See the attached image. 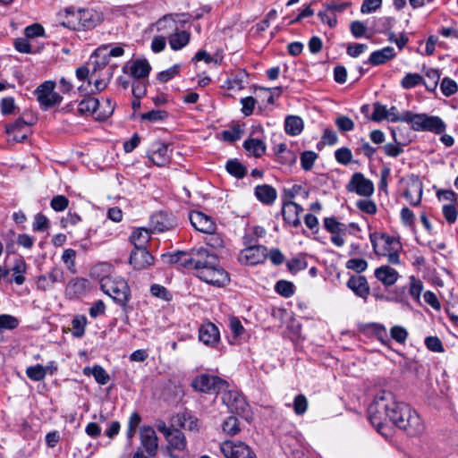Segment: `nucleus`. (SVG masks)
Here are the masks:
<instances>
[{"instance_id":"nucleus-29","label":"nucleus","mask_w":458,"mask_h":458,"mask_svg":"<svg viewBox=\"0 0 458 458\" xmlns=\"http://www.w3.org/2000/svg\"><path fill=\"white\" fill-rule=\"evenodd\" d=\"M166 441L168 443V449L183 450L186 447V439L183 433L174 428L173 431L166 436Z\"/></svg>"},{"instance_id":"nucleus-54","label":"nucleus","mask_w":458,"mask_h":458,"mask_svg":"<svg viewBox=\"0 0 458 458\" xmlns=\"http://www.w3.org/2000/svg\"><path fill=\"white\" fill-rule=\"evenodd\" d=\"M426 347L434 352H444L445 348L441 340L437 336H428L425 338Z\"/></svg>"},{"instance_id":"nucleus-2","label":"nucleus","mask_w":458,"mask_h":458,"mask_svg":"<svg viewBox=\"0 0 458 458\" xmlns=\"http://www.w3.org/2000/svg\"><path fill=\"white\" fill-rule=\"evenodd\" d=\"M402 119L404 123L411 124V129L416 131H430L441 134L446 129L445 123L440 117L427 114L405 111Z\"/></svg>"},{"instance_id":"nucleus-61","label":"nucleus","mask_w":458,"mask_h":458,"mask_svg":"<svg viewBox=\"0 0 458 458\" xmlns=\"http://www.w3.org/2000/svg\"><path fill=\"white\" fill-rule=\"evenodd\" d=\"M196 262L195 259H170V263L182 272L195 270Z\"/></svg>"},{"instance_id":"nucleus-17","label":"nucleus","mask_w":458,"mask_h":458,"mask_svg":"<svg viewBox=\"0 0 458 458\" xmlns=\"http://www.w3.org/2000/svg\"><path fill=\"white\" fill-rule=\"evenodd\" d=\"M106 293L123 307H125L129 301L130 289L127 283L123 280L110 285Z\"/></svg>"},{"instance_id":"nucleus-21","label":"nucleus","mask_w":458,"mask_h":458,"mask_svg":"<svg viewBox=\"0 0 458 458\" xmlns=\"http://www.w3.org/2000/svg\"><path fill=\"white\" fill-rule=\"evenodd\" d=\"M302 211L303 208L299 204L293 201L284 203L282 208V214L284 221L293 226L300 225L301 221L299 216Z\"/></svg>"},{"instance_id":"nucleus-26","label":"nucleus","mask_w":458,"mask_h":458,"mask_svg":"<svg viewBox=\"0 0 458 458\" xmlns=\"http://www.w3.org/2000/svg\"><path fill=\"white\" fill-rule=\"evenodd\" d=\"M395 56L394 49L392 47H386L380 50L371 53L369 63L372 65H380Z\"/></svg>"},{"instance_id":"nucleus-56","label":"nucleus","mask_w":458,"mask_h":458,"mask_svg":"<svg viewBox=\"0 0 458 458\" xmlns=\"http://www.w3.org/2000/svg\"><path fill=\"white\" fill-rule=\"evenodd\" d=\"M442 214L450 225L454 224L457 219V210L454 204H445L442 208Z\"/></svg>"},{"instance_id":"nucleus-13","label":"nucleus","mask_w":458,"mask_h":458,"mask_svg":"<svg viewBox=\"0 0 458 458\" xmlns=\"http://www.w3.org/2000/svg\"><path fill=\"white\" fill-rule=\"evenodd\" d=\"M149 225L151 233H161L173 229L176 225V222L173 216L159 211L150 216Z\"/></svg>"},{"instance_id":"nucleus-4","label":"nucleus","mask_w":458,"mask_h":458,"mask_svg":"<svg viewBox=\"0 0 458 458\" xmlns=\"http://www.w3.org/2000/svg\"><path fill=\"white\" fill-rule=\"evenodd\" d=\"M195 270L199 279L212 285L220 286L229 280L228 274L224 268L207 259H197Z\"/></svg>"},{"instance_id":"nucleus-33","label":"nucleus","mask_w":458,"mask_h":458,"mask_svg":"<svg viewBox=\"0 0 458 458\" xmlns=\"http://www.w3.org/2000/svg\"><path fill=\"white\" fill-rule=\"evenodd\" d=\"M83 373L85 375H92L95 380L100 385H106L110 379L107 372L99 365H95L92 368L86 367L83 369Z\"/></svg>"},{"instance_id":"nucleus-30","label":"nucleus","mask_w":458,"mask_h":458,"mask_svg":"<svg viewBox=\"0 0 458 458\" xmlns=\"http://www.w3.org/2000/svg\"><path fill=\"white\" fill-rule=\"evenodd\" d=\"M284 130L289 135H299L303 130L302 119L300 116L288 115L284 121Z\"/></svg>"},{"instance_id":"nucleus-34","label":"nucleus","mask_w":458,"mask_h":458,"mask_svg":"<svg viewBox=\"0 0 458 458\" xmlns=\"http://www.w3.org/2000/svg\"><path fill=\"white\" fill-rule=\"evenodd\" d=\"M99 107V101L98 98L92 97H87L82 99L78 106V110L81 114H94L98 112Z\"/></svg>"},{"instance_id":"nucleus-62","label":"nucleus","mask_w":458,"mask_h":458,"mask_svg":"<svg viewBox=\"0 0 458 458\" xmlns=\"http://www.w3.org/2000/svg\"><path fill=\"white\" fill-rule=\"evenodd\" d=\"M391 337L399 344H403L408 336L407 330L401 326H394L390 329Z\"/></svg>"},{"instance_id":"nucleus-1","label":"nucleus","mask_w":458,"mask_h":458,"mask_svg":"<svg viewBox=\"0 0 458 458\" xmlns=\"http://www.w3.org/2000/svg\"><path fill=\"white\" fill-rule=\"evenodd\" d=\"M369 420L381 433L384 423L389 420L410 437L419 436L424 431V424L408 404L396 402L392 392L379 391L368 408Z\"/></svg>"},{"instance_id":"nucleus-37","label":"nucleus","mask_w":458,"mask_h":458,"mask_svg":"<svg viewBox=\"0 0 458 458\" xmlns=\"http://www.w3.org/2000/svg\"><path fill=\"white\" fill-rule=\"evenodd\" d=\"M424 82L423 77L419 73H407L401 81V85L405 89H412Z\"/></svg>"},{"instance_id":"nucleus-19","label":"nucleus","mask_w":458,"mask_h":458,"mask_svg":"<svg viewBox=\"0 0 458 458\" xmlns=\"http://www.w3.org/2000/svg\"><path fill=\"white\" fill-rule=\"evenodd\" d=\"M422 191V182L417 176L412 175L410 179L408 188L404 191V197L408 199L411 205L418 206L421 201Z\"/></svg>"},{"instance_id":"nucleus-27","label":"nucleus","mask_w":458,"mask_h":458,"mask_svg":"<svg viewBox=\"0 0 458 458\" xmlns=\"http://www.w3.org/2000/svg\"><path fill=\"white\" fill-rule=\"evenodd\" d=\"M151 67L147 60L138 59L130 66V74L135 80H144L148 76Z\"/></svg>"},{"instance_id":"nucleus-48","label":"nucleus","mask_w":458,"mask_h":458,"mask_svg":"<svg viewBox=\"0 0 458 458\" xmlns=\"http://www.w3.org/2000/svg\"><path fill=\"white\" fill-rule=\"evenodd\" d=\"M19 326V320L15 317L8 314L0 315V329L13 330Z\"/></svg>"},{"instance_id":"nucleus-63","label":"nucleus","mask_w":458,"mask_h":458,"mask_svg":"<svg viewBox=\"0 0 458 458\" xmlns=\"http://www.w3.org/2000/svg\"><path fill=\"white\" fill-rule=\"evenodd\" d=\"M356 206L360 210L369 215H373L377 212L375 202L369 199H359Z\"/></svg>"},{"instance_id":"nucleus-24","label":"nucleus","mask_w":458,"mask_h":458,"mask_svg":"<svg viewBox=\"0 0 458 458\" xmlns=\"http://www.w3.org/2000/svg\"><path fill=\"white\" fill-rule=\"evenodd\" d=\"M375 276L384 285L391 286L397 281L399 274L394 268L389 266H381L375 270Z\"/></svg>"},{"instance_id":"nucleus-12","label":"nucleus","mask_w":458,"mask_h":458,"mask_svg":"<svg viewBox=\"0 0 458 458\" xmlns=\"http://www.w3.org/2000/svg\"><path fill=\"white\" fill-rule=\"evenodd\" d=\"M222 402L232 413L237 415L244 414L248 409L244 398L238 392L228 390V388L223 392Z\"/></svg>"},{"instance_id":"nucleus-46","label":"nucleus","mask_w":458,"mask_h":458,"mask_svg":"<svg viewBox=\"0 0 458 458\" xmlns=\"http://www.w3.org/2000/svg\"><path fill=\"white\" fill-rule=\"evenodd\" d=\"M374 112L370 116V120L374 122H381L389 116L388 109L386 106L382 105L379 102H376L373 105Z\"/></svg>"},{"instance_id":"nucleus-32","label":"nucleus","mask_w":458,"mask_h":458,"mask_svg":"<svg viewBox=\"0 0 458 458\" xmlns=\"http://www.w3.org/2000/svg\"><path fill=\"white\" fill-rule=\"evenodd\" d=\"M244 148L255 157H260L266 152L265 143L259 139H249L243 143Z\"/></svg>"},{"instance_id":"nucleus-8","label":"nucleus","mask_w":458,"mask_h":458,"mask_svg":"<svg viewBox=\"0 0 458 458\" xmlns=\"http://www.w3.org/2000/svg\"><path fill=\"white\" fill-rule=\"evenodd\" d=\"M191 386L195 390L202 393L224 392L229 387L228 382L225 379L208 374H201L196 377Z\"/></svg>"},{"instance_id":"nucleus-14","label":"nucleus","mask_w":458,"mask_h":458,"mask_svg":"<svg viewBox=\"0 0 458 458\" xmlns=\"http://www.w3.org/2000/svg\"><path fill=\"white\" fill-rule=\"evenodd\" d=\"M148 157L157 166H165L169 163L168 145L165 142L155 141L148 151Z\"/></svg>"},{"instance_id":"nucleus-60","label":"nucleus","mask_w":458,"mask_h":458,"mask_svg":"<svg viewBox=\"0 0 458 458\" xmlns=\"http://www.w3.org/2000/svg\"><path fill=\"white\" fill-rule=\"evenodd\" d=\"M308 408L307 398L303 394H298L293 401V410L297 415H302Z\"/></svg>"},{"instance_id":"nucleus-35","label":"nucleus","mask_w":458,"mask_h":458,"mask_svg":"<svg viewBox=\"0 0 458 458\" xmlns=\"http://www.w3.org/2000/svg\"><path fill=\"white\" fill-rule=\"evenodd\" d=\"M225 169L231 175L237 179L243 178L247 174L246 167L237 159H230L226 162Z\"/></svg>"},{"instance_id":"nucleus-28","label":"nucleus","mask_w":458,"mask_h":458,"mask_svg":"<svg viewBox=\"0 0 458 458\" xmlns=\"http://www.w3.org/2000/svg\"><path fill=\"white\" fill-rule=\"evenodd\" d=\"M168 39L171 48L177 51L188 45L191 39V33L186 30H177L171 34Z\"/></svg>"},{"instance_id":"nucleus-52","label":"nucleus","mask_w":458,"mask_h":458,"mask_svg":"<svg viewBox=\"0 0 458 458\" xmlns=\"http://www.w3.org/2000/svg\"><path fill=\"white\" fill-rule=\"evenodd\" d=\"M350 30L352 36L356 38L365 37L367 38H370V36L367 35V27L365 24L360 21H354L350 24Z\"/></svg>"},{"instance_id":"nucleus-40","label":"nucleus","mask_w":458,"mask_h":458,"mask_svg":"<svg viewBox=\"0 0 458 458\" xmlns=\"http://www.w3.org/2000/svg\"><path fill=\"white\" fill-rule=\"evenodd\" d=\"M275 290L281 296L289 298L294 293V285L291 282L279 280L276 284Z\"/></svg>"},{"instance_id":"nucleus-22","label":"nucleus","mask_w":458,"mask_h":458,"mask_svg":"<svg viewBox=\"0 0 458 458\" xmlns=\"http://www.w3.org/2000/svg\"><path fill=\"white\" fill-rule=\"evenodd\" d=\"M88 286V280L76 278L69 282L65 289V294L69 299H79L87 293Z\"/></svg>"},{"instance_id":"nucleus-23","label":"nucleus","mask_w":458,"mask_h":458,"mask_svg":"<svg viewBox=\"0 0 458 458\" xmlns=\"http://www.w3.org/2000/svg\"><path fill=\"white\" fill-rule=\"evenodd\" d=\"M347 286L360 298L367 299L369 294V287L366 277L363 276H351L347 282Z\"/></svg>"},{"instance_id":"nucleus-18","label":"nucleus","mask_w":458,"mask_h":458,"mask_svg":"<svg viewBox=\"0 0 458 458\" xmlns=\"http://www.w3.org/2000/svg\"><path fill=\"white\" fill-rule=\"evenodd\" d=\"M140 442L148 455H156L158 444L157 434L152 427L145 426L140 429Z\"/></svg>"},{"instance_id":"nucleus-59","label":"nucleus","mask_w":458,"mask_h":458,"mask_svg":"<svg viewBox=\"0 0 458 458\" xmlns=\"http://www.w3.org/2000/svg\"><path fill=\"white\" fill-rule=\"evenodd\" d=\"M69 205V199L64 195L55 196L50 202L51 208L56 211H64Z\"/></svg>"},{"instance_id":"nucleus-7","label":"nucleus","mask_w":458,"mask_h":458,"mask_svg":"<svg viewBox=\"0 0 458 458\" xmlns=\"http://www.w3.org/2000/svg\"><path fill=\"white\" fill-rule=\"evenodd\" d=\"M55 81H46L35 89L34 94L43 111L58 106L63 101V97L55 92Z\"/></svg>"},{"instance_id":"nucleus-49","label":"nucleus","mask_w":458,"mask_h":458,"mask_svg":"<svg viewBox=\"0 0 458 458\" xmlns=\"http://www.w3.org/2000/svg\"><path fill=\"white\" fill-rule=\"evenodd\" d=\"M335 125L341 132L351 131L354 128L353 121L346 115H339L335 118Z\"/></svg>"},{"instance_id":"nucleus-55","label":"nucleus","mask_w":458,"mask_h":458,"mask_svg":"<svg viewBox=\"0 0 458 458\" xmlns=\"http://www.w3.org/2000/svg\"><path fill=\"white\" fill-rule=\"evenodd\" d=\"M167 117V113L163 110H151L149 112L140 114L142 120H146L151 123L163 121Z\"/></svg>"},{"instance_id":"nucleus-6","label":"nucleus","mask_w":458,"mask_h":458,"mask_svg":"<svg viewBox=\"0 0 458 458\" xmlns=\"http://www.w3.org/2000/svg\"><path fill=\"white\" fill-rule=\"evenodd\" d=\"M151 232L145 227L135 228L131 236L130 242L133 249L130 252L129 258H154L149 250V240Z\"/></svg>"},{"instance_id":"nucleus-16","label":"nucleus","mask_w":458,"mask_h":458,"mask_svg":"<svg viewBox=\"0 0 458 458\" xmlns=\"http://www.w3.org/2000/svg\"><path fill=\"white\" fill-rule=\"evenodd\" d=\"M242 258H284L278 249L267 250L261 244H250L242 250Z\"/></svg>"},{"instance_id":"nucleus-39","label":"nucleus","mask_w":458,"mask_h":458,"mask_svg":"<svg viewBox=\"0 0 458 458\" xmlns=\"http://www.w3.org/2000/svg\"><path fill=\"white\" fill-rule=\"evenodd\" d=\"M318 154L311 150L303 151L301 154V165L304 171H310L312 169L315 161L318 158Z\"/></svg>"},{"instance_id":"nucleus-47","label":"nucleus","mask_w":458,"mask_h":458,"mask_svg":"<svg viewBox=\"0 0 458 458\" xmlns=\"http://www.w3.org/2000/svg\"><path fill=\"white\" fill-rule=\"evenodd\" d=\"M335 157L338 163L347 165L352 160V154L349 148L342 147L335 150Z\"/></svg>"},{"instance_id":"nucleus-25","label":"nucleus","mask_w":458,"mask_h":458,"mask_svg":"<svg viewBox=\"0 0 458 458\" xmlns=\"http://www.w3.org/2000/svg\"><path fill=\"white\" fill-rule=\"evenodd\" d=\"M254 193L256 198L265 205L273 204L277 197L276 189L268 184L256 186Z\"/></svg>"},{"instance_id":"nucleus-5","label":"nucleus","mask_w":458,"mask_h":458,"mask_svg":"<svg viewBox=\"0 0 458 458\" xmlns=\"http://www.w3.org/2000/svg\"><path fill=\"white\" fill-rule=\"evenodd\" d=\"M370 241L377 256L385 258H399L402 244L398 239L385 233L370 234Z\"/></svg>"},{"instance_id":"nucleus-51","label":"nucleus","mask_w":458,"mask_h":458,"mask_svg":"<svg viewBox=\"0 0 458 458\" xmlns=\"http://www.w3.org/2000/svg\"><path fill=\"white\" fill-rule=\"evenodd\" d=\"M16 235L13 231H10L4 237L5 250L7 256L14 255L17 252V241Z\"/></svg>"},{"instance_id":"nucleus-10","label":"nucleus","mask_w":458,"mask_h":458,"mask_svg":"<svg viewBox=\"0 0 458 458\" xmlns=\"http://www.w3.org/2000/svg\"><path fill=\"white\" fill-rule=\"evenodd\" d=\"M346 190L359 196L369 198L374 193V184L363 174L357 172L352 175L349 182L346 184Z\"/></svg>"},{"instance_id":"nucleus-9","label":"nucleus","mask_w":458,"mask_h":458,"mask_svg":"<svg viewBox=\"0 0 458 458\" xmlns=\"http://www.w3.org/2000/svg\"><path fill=\"white\" fill-rule=\"evenodd\" d=\"M190 20L188 13L166 14L156 22L157 30L165 37H170L174 31L179 30L178 23H185Z\"/></svg>"},{"instance_id":"nucleus-20","label":"nucleus","mask_w":458,"mask_h":458,"mask_svg":"<svg viewBox=\"0 0 458 458\" xmlns=\"http://www.w3.org/2000/svg\"><path fill=\"white\" fill-rule=\"evenodd\" d=\"M199 338L206 345L213 346L220 339L219 330L213 323L208 322L200 327Z\"/></svg>"},{"instance_id":"nucleus-43","label":"nucleus","mask_w":458,"mask_h":458,"mask_svg":"<svg viewBox=\"0 0 458 458\" xmlns=\"http://www.w3.org/2000/svg\"><path fill=\"white\" fill-rule=\"evenodd\" d=\"M440 89L444 96L451 97L458 91V85L454 80L445 77L440 83Z\"/></svg>"},{"instance_id":"nucleus-11","label":"nucleus","mask_w":458,"mask_h":458,"mask_svg":"<svg viewBox=\"0 0 458 458\" xmlns=\"http://www.w3.org/2000/svg\"><path fill=\"white\" fill-rule=\"evenodd\" d=\"M220 448L226 458H257L250 447L242 442L225 441Z\"/></svg>"},{"instance_id":"nucleus-64","label":"nucleus","mask_w":458,"mask_h":458,"mask_svg":"<svg viewBox=\"0 0 458 458\" xmlns=\"http://www.w3.org/2000/svg\"><path fill=\"white\" fill-rule=\"evenodd\" d=\"M1 113L3 115L13 114L16 108L14 98L12 97L4 98L0 102Z\"/></svg>"},{"instance_id":"nucleus-58","label":"nucleus","mask_w":458,"mask_h":458,"mask_svg":"<svg viewBox=\"0 0 458 458\" xmlns=\"http://www.w3.org/2000/svg\"><path fill=\"white\" fill-rule=\"evenodd\" d=\"M150 293L153 296L160 298L165 301H170L172 298L169 291L163 285L154 284L150 286Z\"/></svg>"},{"instance_id":"nucleus-31","label":"nucleus","mask_w":458,"mask_h":458,"mask_svg":"<svg viewBox=\"0 0 458 458\" xmlns=\"http://www.w3.org/2000/svg\"><path fill=\"white\" fill-rule=\"evenodd\" d=\"M35 117H30L29 120H25L23 117H19L13 123H10L5 125V132L9 135L15 132H21L25 128L33 125L36 123Z\"/></svg>"},{"instance_id":"nucleus-41","label":"nucleus","mask_w":458,"mask_h":458,"mask_svg":"<svg viewBox=\"0 0 458 458\" xmlns=\"http://www.w3.org/2000/svg\"><path fill=\"white\" fill-rule=\"evenodd\" d=\"M110 271L111 265L108 262H101L92 267L90 275L97 276L100 281H103L108 276Z\"/></svg>"},{"instance_id":"nucleus-45","label":"nucleus","mask_w":458,"mask_h":458,"mask_svg":"<svg viewBox=\"0 0 458 458\" xmlns=\"http://www.w3.org/2000/svg\"><path fill=\"white\" fill-rule=\"evenodd\" d=\"M26 375L33 381H40L46 376V369L40 364L30 366L27 368Z\"/></svg>"},{"instance_id":"nucleus-44","label":"nucleus","mask_w":458,"mask_h":458,"mask_svg":"<svg viewBox=\"0 0 458 458\" xmlns=\"http://www.w3.org/2000/svg\"><path fill=\"white\" fill-rule=\"evenodd\" d=\"M86 324L87 318L84 316H76L72 321L73 336L82 337L85 333Z\"/></svg>"},{"instance_id":"nucleus-36","label":"nucleus","mask_w":458,"mask_h":458,"mask_svg":"<svg viewBox=\"0 0 458 458\" xmlns=\"http://www.w3.org/2000/svg\"><path fill=\"white\" fill-rule=\"evenodd\" d=\"M208 234V236L206 238V244L208 249L221 255V250L224 249V241L218 234L214 233Z\"/></svg>"},{"instance_id":"nucleus-38","label":"nucleus","mask_w":458,"mask_h":458,"mask_svg":"<svg viewBox=\"0 0 458 458\" xmlns=\"http://www.w3.org/2000/svg\"><path fill=\"white\" fill-rule=\"evenodd\" d=\"M174 423L187 430H193L197 428V420L185 414L177 415L173 419Z\"/></svg>"},{"instance_id":"nucleus-3","label":"nucleus","mask_w":458,"mask_h":458,"mask_svg":"<svg viewBox=\"0 0 458 458\" xmlns=\"http://www.w3.org/2000/svg\"><path fill=\"white\" fill-rule=\"evenodd\" d=\"M67 26L72 30H91L102 21L101 14L91 9L66 11Z\"/></svg>"},{"instance_id":"nucleus-15","label":"nucleus","mask_w":458,"mask_h":458,"mask_svg":"<svg viewBox=\"0 0 458 458\" xmlns=\"http://www.w3.org/2000/svg\"><path fill=\"white\" fill-rule=\"evenodd\" d=\"M190 221L192 226L204 233H215L216 225L212 218L202 212L193 211L190 214Z\"/></svg>"},{"instance_id":"nucleus-53","label":"nucleus","mask_w":458,"mask_h":458,"mask_svg":"<svg viewBox=\"0 0 458 458\" xmlns=\"http://www.w3.org/2000/svg\"><path fill=\"white\" fill-rule=\"evenodd\" d=\"M49 227V220L48 218L41 214L38 213L34 217V222L32 225L33 231L35 232H44Z\"/></svg>"},{"instance_id":"nucleus-42","label":"nucleus","mask_w":458,"mask_h":458,"mask_svg":"<svg viewBox=\"0 0 458 458\" xmlns=\"http://www.w3.org/2000/svg\"><path fill=\"white\" fill-rule=\"evenodd\" d=\"M392 136L394 138V142L397 144H392L388 143L384 146V152L386 156L391 157H397L399 155H401L403 152V149L399 146V142L396 138V131L395 130L392 131Z\"/></svg>"},{"instance_id":"nucleus-57","label":"nucleus","mask_w":458,"mask_h":458,"mask_svg":"<svg viewBox=\"0 0 458 458\" xmlns=\"http://www.w3.org/2000/svg\"><path fill=\"white\" fill-rule=\"evenodd\" d=\"M242 130L239 125L232 127L230 130L222 131V138L225 141L233 142L242 137Z\"/></svg>"},{"instance_id":"nucleus-50","label":"nucleus","mask_w":458,"mask_h":458,"mask_svg":"<svg viewBox=\"0 0 458 458\" xmlns=\"http://www.w3.org/2000/svg\"><path fill=\"white\" fill-rule=\"evenodd\" d=\"M223 430L230 436H234L240 432L238 419L234 416H230L223 423Z\"/></svg>"}]
</instances>
